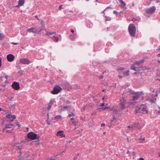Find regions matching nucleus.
Segmentation results:
<instances>
[{
    "mask_svg": "<svg viewBox=\"0 0 160 160\" xmlns=\"http://www.w3.org/2000/svg\"><path fill=\"white\" fill-rule=\"evenodd\" d=\"M136 113H142L144 114H147L148 112V110L146 106L145 105L142 104L140 107H137L135 109Z\"/></svg>",
    "mask_w": 160,
    "mask_h": 160,
    "instance_id": "f257e3e1",
    "label": "nucleus"
},
{
    "mask_svg": "<svg viewBox=\"0 0 160 160\" xmlns=\"http://www.w3.org/2000/svg\"><path fill=\"white\" fill-rule=\"evenodd\" d=\"M128 29L130 35L132 37H134L136 31V28L134 25L130 24L128 26Z\"/></svg>",
    "mask_w": 160,
    "mask_h": 160,
    "instance_id": "f03ea898",
    "label": "nucleus"
},
{
    "mask_svg": "<svg viewBox=\"0 0 160 160\" xmlns=\"http://www.w3.org/2000/svg\"><path fill=\"white\" fill-rule=\"evenodd\" d=\"M144 62V60H141L138 61H136L135 63L132 64L131 69L134 70L135 71L138 70V66L140 64Z\"/></svg>",
    "mask_w": 160,
    "mask_h": 160,
    "instance_id": "7ed1b4c3",
    "label": "nucleus"
},
{
    "mask_svg": "<svg viewBox=\"0 0 160 160\" xmlns=\"http://www.w3.org/2000/svg\"><path fill=\"white\" fill-rule=\"evenodd\" d=\"M128 128H129L130 131H132L134 130H137L140 129L141 128V126L138 122L135 123L133 125L131 126H128Z\"/></svg>",
    "mask_w": 160,
    "mask_h": 160,
    "instance_id": "20e7f679",
    "label": "nucleus"
},
{
    "mask_svg": "<svg viewBox=\"0 0 160 160\" xmlns=\"http://www.w3.org/2000/svg\"><path fill=\"white\" fill-rule=\"evenodd\" d=\"M13 129V126L12 124H8L6 125L5 127L3 128L4 131L6 130V132H10Z\"/></svg>",
    "mask_w": 160,
    "mask_h": 160,
    "instance_id": "39448f33",
    "label": "nucleus"
},
{
    "mask_svg": "<svg viewBox=\"0 0 160 160\" xmlns=\"http://www.w3.org/2000/svg\"><path fill=\"white\" fill-rule=\"evenodd\" d=\"M61 87L58 85L55 86L53 91H51L52 93L53 94H57L61 90Z\"/></svg>",
    "mask_w": 160,
    "mask_h": 160,
    "instance_id": "423d86ee",
    "label": "nucleus"
},
{
    "mask_svg": "<svg viewBox=\"0 0 160 160\" xmlns=\"http://www.w3.org/2000/svg\"><path fill=\"white\" fill-rule=\"evenodd\" d=\"M19 61L20 63L23 64H28L31 62L30 60L27 58H21Z\"/></svg>",
    "mask_w": 160,
    "mask_h": 160,
    "instance_id": "0eeeda50",
    "label": "nucleus"
},
{
    "mask_svg": "<svg viewBox=\"0 0 160 160\" xmlns=\"http://www.w3.org/2000/svg\"><path fill=\"white\" fill-rule=\"evenodd\" d=\"M28 137L32 140H34L37 138V135L32 132H30L28 134Z\"/></svg>",
    "mask_w": 160,
    "mask_h": 160,
    "instance_id": "6e6552de",
    "label": "nucleus"
},
{
    "mask_svg": "<svg viewBox=\"0 0 160 160\" xmlns=\"http://www.w3.org/2000/svg\"><path fill=\"white\" fill-rule=\"evenodd\" d=\"M156 8L154 6L147 8L145 10L146 13L148 14H152L155 11Z\"/></svg>",
    "mask_w": 160,
    "mask_h": 160,
    "instance_id": "1a4fd4ad",
    "label": "nucleus"
},
{
    "mask_svg": "<svg viewBox=\"0 0 160 160\" xmlns=\"http://www.w3.org/2000/svg\"><path fill=\"white\" fill-rule=\"evenodd\" d=\"M6 117L9 121H12L16 118L15 115H12L11 113H7Z\"/></svg>",
    "mask_w": 160,
    "mask_h": 160,
    "instance_id": "9d476101",
    "label": "nucleus"
},
{
    "mask_svg": "<svg viewBox=\"0 0 160 160\" xmlns=\"http://www.w3.org/2000/svg\"><path fill=\"white\" fill-rule=\"evenodd\" d=\"M141 92H135L133 93L134 96L133 97V101L137 100L141 95Z\"/></svg>",
    "mask_w": 160,
    "mask_h": 160,
    "instance_id": "9b49d317",
    "label": "nucleus"
},
{
    "mask_svg": "<svg viewBox=\"0 0 160 160\" xmlns=\"http://www.w3.org/2000/svg\"><path fill=\"white\" fill-rule=\"evenodd\" d=\"M19 84L16 82H14L12 84V87L15 90H18L20 88Z\"/></svg>",
    "mask_w": 160,
    "mask_h": 160,
    "instance_id": "f8f14e48",
    "label": "nucleus"
},
{
    "mask_svg": "<svg viewBox=\"0 0 160 160\" xmlns=\"http://www.w3.org/2000/svg\"><path fill=\"white\" fill-rule=\"evenodd\" d=\"M7 58L8 61L11 62L14 60L15 57L12 54H9L7 55Z\"/></svg>",
    "mask_w": 160,
    "mask_h": 160,
    "instance_id": "ddd939ff",
    "label": "nucleus"
},
{
    "mask_svg": "<svg viewBox=\"0 0 160 160\" xmlns=\"http://www.w3.org/2000/svg\"><path fill=\"white\" fill-rule=\"evenodd\" d=\"M58 137H60L61 138L64 137L65 135L64 133V132L62 130H60L58 131L57 133Z\"/></svg>",
    "mask_w": 160,
    "mask_h": 160,
    "instance_id": "4468645a",
    "label": "nucleus"
},
{
    "mask_svg": "<svg viewBox=\"0 0 160 160\" xmlns=\"http://www.w3.org/2000/svg\"><path fill=\"white\" fill-rule=\"evenodd\" d=\"M120 101L121 102L120 104V108L122 109H124L126 108V106H125L126 104V101L124 100L123 99L121 100Z\"/></svg>",
    "mask_w": 160,
    "mask_h": 160,
    "instance_id": "2eb2a0df",
    "label": "nucleus"
},
{
    "mask_svg": "<svg viewBox=\"0 0 160 160\" xmlns=\"http://www.w3.org/2000/svg\"><path fill=\"white\" fill-rule=\"evenodd\" d=\"M27 31L29 33H35L37 32V30L35 28H28L27 29Z\"/></svg>",
    "mask_w": 160,
    "mask_h": 160,
    "instance_id": "dca6fc26",
    "label": "nucleus"
},
{
    "mask_svg": "<svg viewBox=\"0 0 160 160\" xmlns=\"http://www.w3.org/2000/svg\"><path fill=\"white\" fill-rule=\"evenodd\" d=\"M120 3V6L122 8L126 9V4L122 0H118Z\"/></svg>",
    "mask_w": 160,
    "mask_h": 160,
    "instance_id": "f3484780",
    "label": "nucleus"
},
{
    "mask_svg": "<svg viewBox=\"0 0 160 160\" xmlns=\"http://www.w3.org/2000/svg\"><path fill=\"white\" fill-rule=\"evenodd\" d=\"M25 3L24 0H19L18 2V5L15 6V7H18L19 6H21L23 5Z\"/></svg>",
    "mask_w": 160,
    "mask_h": 160,
    "instance_id": "a211bd4d",
    "label": "nucleus"
},
{
    "mask_svg": "<svg viewBox=\"0 0 160 160\" xmlns=\"http://www.w3.org/2000/svg\"><path fill=\"white\" fill-rule=\"evenodd\" d=\"M35 28L37 30V32H40L44 29L42 27L40 26H37Z\"/></svg>",
    "mask_w": 160,
    "mask_h": 160,
    "instance_id": "6ab92c4d",
    "label": "nucleus"
},
{
    "mask_svg": "<svg viewBox=\"0 0 160 160\" xmlns=\"http://www.w3.org/2000/svg\"><path fill=\"white\" fill-rule=\"evenodd\" d=\"M152 97L153 98L152 99H150V100L151 102H155L156 100V97L158 96V94L157 93H156L155 94V95H154L152 94Z\"/></svg>",
    "mask_w": 160,
    "mask_h": 160,
    "instance_id": "aec40b11",
    "label": "nucleus"
},
{
    "mask_svg": "<svg viewBox=\"0 0 160 160\" xmlns=\"http://www.w3.org/2000/svg\"><path fill=\"white\" fill-rule=\"evenodd\" d=\"M77 36V34L75 33L71 35L70 37V38L72 40H74L76 38Z\"/></svg>",
    "mask_w": 160,
    "mask_h": 160,
    "instance_id": "412c9836",
    "label": "nucleus"
},
{
    "mask_svg": "<svg viewBox=\"0 0 160 160\" xmlns=\"http://www.w3.org/2000/svg\"><path fill=\"white\" fill-rule=\"evenodd\" d=\"M52 38L55 42H57L59 40V38L57 36H53L52 37Z\"/></svg>",
    "mask_w": 160,
    "mask_h": 160,
    "instance_id": "4be33fe9",
    "label": "nucleus"
},
{
    "mask_svg": "<svg viewBox=\"0 0 160 160\" xmlns=\"http://www.w3.org/2000/svg\"><path fill=\"white\" fill-rule=\"evenodd\" d=\"M55 33L56 32H46V35L48 36H49Z\"/></svg>",
    "mask_w": 160,
    "mask_h": 160,
    "instance_id": "5701e85b",
    "label": "nucleus"
},
{
    "mask_svg": "<svg viewBox=\"0 0 160 160\" xmlns=\"http://www.w3.org/2000/svg\"><path fill=\"white\" fill-rule=\"evenodd\" d=\"M122 73L126 76H128L129 75V71L128 70L127 71H123L122 72Z\"/></svg>",
    "mask_w": 160,
    "mask_h": 160,
    "instance_id": "b1692460",
    "label": "nucleus"
},
{
    "mask_svg": "<svg viewBox=\"0 0 160 160\" xmlns=\"http://www.w3.org/2000/svg\"><path fill=\"white\" fill-rule=\"evenodd\" d=\"M57 158L54 156L52 157H49L47 158V160H56Z\"/></svg>",
    "mask_w": 160,
    "mask_h": 160,
    "instance_id": "393cba45",
    "label": "nucleus"
},
{
    "mask_svg": "<svg viewBox=\"0 0 160 160\" xmlns=\"http://www.w3.org/2000/svg\"><path fill=\"white\" fill-rule=\"evenodd\" d=\"M71 120L72 121V123L75 125L76 124V123L75 121L74 120V118H71Z\"/></svg>",
    "mask_w": 160,
    "mask_h": 160,
    "instance_id": "a878e982",
    "label": "nucleus"
},
{
    "mask_svg": "<svg viewBox=\"0 0 160 160\" xmlns=\"http://www.w3.org/2000/svg\"><path fill=\"white\" fill-rule=\"evenodd\" d=\"M55 118L56 119H62V117L59 115H56L55 117Z\"/></svg>",
    "mask_w": 160,
    "mask_h": 160,
    "instance_id": "bb28decb",
    "label": "nucleus"
},
{
    "mask_svg": "<svg viewBox=\"0 0 160 160\" xmlns=\"http://www.w3.org/2000/svg\"><path fill=\"white\" fill-rule=\"evenodd\" d=\"M41 24L42 25V27L43 28H45V24L44 23V22L43 21H42L41 22Z\"/></svg>",
    "mask_w": 160,
    "mask_h": 160,
    "instance_id": "cd10ccee",
    "label": "nucleus"
},
{
    "mask_svg": "<svg viewBox=\"0 0 160 160\" xmlns=\"http://www.w3.org/2000/svg\"><path fill=\"white\" fill-rule=\"evenodd\" d=\"M54 103H55L54 100H52L50 101L49 104H51L52 106V105Z\"/></svg>",
    "mask_w": 160,
    "mask_h": 160,
    "instance_id": "c85d7f7f",
    "label": "nucleus"
},
{
    "mask_svg": "<svg viewBox=\"0 0 160 160\" xmlns=\"http://www.w3.org/2000/svg\"><path fill=\"white\" fill-rule=\"evenodd\" d=\"M88 23H90V24H89V25H88V23H87V26L89 27H92V24L90 22H89Z\"/></svg>",
    "mask_w": 160,
    "mask_h": 160,
    "instance_id": "c756f323",
    "label": "nucleus"
},
{
    "mask_svg": "<svg viewBox=\"0 0 160 160\" xmlns=\"http://www.w3.org/2000/svg\"><path fill=\"white\" fill-rule=\"evenodd\" d=\"M158 111H157V112L159 114H160V107L159 106L158 107Z\"/></svg>",
    "mask_w": 160,
    "mask_h": 160,
    "instance_id": "7c9ffc66",
    "label": "nucleus"
},
{
    "mask_svg": "<svg viewBox=\"0 0 160 160\" xmlns=\"http://www.w3.org/2000/svg\"><path fill=\"white\" fill-rule=\"evenodd\" d=\"M74 116V114L73 113H70L68 115V116L69 117H71L72 116Z\"/></svg>",
    "mask_w": 160,
    "mask_h": 160,
    "instance_id": "2f4dec72",
    "label": "nucleus"
},
{
    "mask_svg": "<svg viewBox=\"0 0 160 160\" xmlns=\"http://www.w3.org/2000/svg\"><path fill=\"white\" fill-rule=\"evenodd\" d=\"M109 108L108 107H105L104 108H101L103 110H105L106 109H108Z\"/></svg>",
    "mask_w": 160,
    "mask_h": 160,
    "instance_id": "473e14b6",
    "label": "nucleus"
},
{
    "mask_svg": "<svg viewBox=\"0 0 160 160\" xmlns=\"http://www.w3.org/2000/svg\"><path fill=\"white\" fill-rule=\"evenodd\" d=\"M124 70V68H120L119 69H118V71H119V70H121L122 71Z\"/></svg>",
    "mask_w": 160,
    "mask_h": 160,
    "instance_id": "72a5a7b5",
    "label": "nucleus"
},
{
    "mask_svg": "<svg viewBox=\"0 0 160 160\" xmlns=\"http://www.w3.org/2000/svg\"><path fill=\"white\" fill-rule=\"evenodd\" d=\"M113 13L114 14H116L117 15L118 14V12L115 10L113 11Z\"/></svg>",
    "mask_w": 160,
    "mask_h": 160,
    "instance_id": "f704fd0d",
    "label": "nucleus"
},
{
    "mask_svg": "<svg viewBox=\"0 0 160 160\" xmlns=\"http://www.w3.org/2000/svg\"><path fill=\"white\" fill-rule=\"evenodd\" d=\"M110 8V7H107L103 11H102V13H104V14H105V13H104V12L108 8Z\"/></svg>",
    "mask_w": 160,
    "mask_h": 160,
    "instance_id": "c9c22d12",
    "label": "nucleus"
},
{
    "mask_svg": "<svg viewBox=\"0 0 160 160\" xmlns=\"http://www.w3.org/2000/svg\"><path fill=\"white\" fill-rule=\"evenodd\" d=\"M62 8V5H60L58 9L59 10H61Z\"/></svg>",
    "mask_w": 160,
    "mask_h": 160,
    "instance_id": "e433bc0d",
    "label": "nucleus"
},
{
    "mask_svg": "<svg viewBox=\"0 0 160 160\" xmlns=\"http://www.w3.org/2000/svg\"><path fill=\"white\" fill-rule=\"evenodd\" d=\"M2 65V59L0 57V68L1 67Z\"/></svg>",
    "mask_w": 160,
    "mask_h": 160,
    "instance_id": "4c0bfd02",
    "label": "nucleus"
},
{
    "mask_svg": "<svg viewBox=\"0 0 160 160\" xmlns=\"http://www.w3.org/2000/svg\"><path fill=\"white\" fill-rule=\"evenodd\" d=\"M52 107V105L51 104H49L48 109H50Z\"/></svg>",
    "mask_w": 160,
    "mask_h": 160,
    "instance_id": "58836bf2",
    "label": "nucleus"
},
{
    "mask_svg": "<svg viewBox=\"0 0 160 160\" xmlns=\"http://www.w3.org/2000/svg\"><path fill=\"white\" fill-rule=\"evenodd\" d=\"M100 106L101 107H103L104 106V103H102L101 104Z\"/></svg>",
    "mask_w": 160,
    "mask_h": 160,
    "instance_id": "ea45409f",
    "label": "nucleus"
},
{
    "mask_svg": "<svg viewBox=\"0 0 160 160\" xmlns=\"http://www.w3.org/2000/svg\"><path fill=\"white\" fill-rule=\"evenodd\" d=\"M11 43L14 45H17L18 44V43L16 42H12Z\"/></svg>",
    "mask_w": 160,
    "mask_h": 160,
    "instance_id": "a19ab883",
    "label": "nucleus"
},
{
    "mask_svg": "<svg viewBox=\"0 0 160 160\" xmlns=\"http://www.w3.org/2000/svg\"><path fill=\"white\" fill-rule=\"evenodd\" d=\"M71 32L72 33H74V30H72V29L71 30Z\"/></svg>",
    "mask_w": 160,
    "mask_h": 160,
    "instance_id": "79ce46f5",
    "label": "nucleus"
},
{
    "mask_svg": "<svg viewBox=\"0 0 160 160\" xmlns=\"http://www.w3.org/2000/svg\"><path fill=\"white\" fill-rule=\"evenodd\" d=\"M117 110H116L115 109L113 110V112L114 113H116L117 112Z\"/></svg>",
    "mask_w": 160,
    "mask_h": 160,
    "instance_id": "37998d69",
    "label": "nucleus"
},
{
    "mask_svg": "<svg viewBox=\"0 0 160 160\" xmlns=\"http://www.w3.org/2000/svg\"><path fill=\"white\" fill-rule=\"evenodd\" d=\"M105 124L104 123H102V124H101V126L102 127V126H105Z\"/></svg>",
    "mask_w": 160,
    "mask_h": 160,
    "instance_id": "c03bdc74",
    "label": "nucleus"
},
{
    "mask_svg": "<svg viewBox=\"0 0 160 160\" xmlns=\"http://www.w3.org/2000/svg\"><path fill=\"white\" fill-rule=\"evenodd\" d=\"M139 160H144V158H140L139 159Z\"/></svg>",
    "mask_w": 160,
    "mask_h": 160,
    "instance_id": "a18cd8bd",
    "label": "nucleus"
},
{
    "mask_svg": "<svg viewBox=\"0 0 160 160\" xmlns=\"http://www.w3.org/2000/svg\"><path fill=\"white\" fill-rule=\"evenodd\" d=\"M67 108V107H65L63 108L62 110H64L65 109Z\"/></svg>",
    "mask_w": 160,
    "mask_h": 160,
    "instance_id": "49530a36",
    "label": "nucleus"
},
{
    "mask_svg": "<svg viewBox=\"0 0 160 160\" xmlns=\"http://www.w3.org/2000/svg\"><path fill=\"white\" fill-rule=\"evenodd\" d=\"M118 77H119V78H122V76L121 75H119V76H118Z\"/></svg>",
    "mask_w": 160,
    "mask_h": 160,
    "instance_id": "de8ad7c7",
    "label": "nucleus"
},
{
    "mask_svg": "<svg viewBox=\"0 0 160 160\" xmlns=\"http://www.w3.org/2000/svg\"><path fill=\"white\" fill-rule=\"evenodd\" d=\"M116 119V118H115V116H114L113 117V120H115V119Z\"/></svg>",
    "mask_w": 160,
    "mask_h": 160,
    "instance_id": "09e8293b",
    "label": "nucleus"
},
{
    "mask_svg": "<svg viewBox=\"0 0 160 160\" xmlns=\"http://www.w3.org/2000/svg\"><path fill=\"white\" fill-rule=\"evenodd\" d=\"M2 36V34H0V39H1Z\"/></svg>",
    "mask_w": 160,
    "mask_h": 160,
    "instance_id": "8fccbe9b",
    "label": "nucleus"
},
{
    "mask_svg": "<svg viewBox=\"0 0 160 160\" xmlns=\"http://www.w3.org/2000/svg\"><path fill=\"white\" fill-rule=\"evenodd\" d=\"M157 56L158 57H160V53L158 54Z\"/></svg>",
    "mask_w": 160,
    "mask_h": 160,
    "instance_id": "3c124183",
    "label": "nucleus"
},
{
    "mask_svg": "<svg viewBox=\"0 0 160 160\" xmlns=\"http://www.w3.org/2000/svg\"><path fill=\"white\" fill-rule=\"evenodd\" d=\"M5 78H6L7 79L8 78V76L6 75V76H5Z\"/></svg>",
    "mask_w": 160,
    "mask_h": 160,
    "instance_id": "603ef678",
    "label": "nucleus"
},
{
    "mask_svg": "<svg viewBox=\"0 0 160 160\" xmlns=\"http://www.w3.org/2000/svg\"><path fill=\"white\" fill-rule=\"evenodd\" d=\"M102 78H103V76H100V79H102Z\"/></svg>",
    "mask_w": 160,
    "mask_h": 160,
    "instance_id": "864d4df0",
    "label": "nucleus"
},
{
    "mask_svg": "<svg viewBox=\"0 0 160 160\" xmlns=\"http://www.w3.org/2000/svg\"><path fill=\"white\" fill-rule=\"evenodd\" d=\"M2 108H0V111H2Z\"/></svg>",
    "mask_w": 160,
    "mask_h": 160,
    "instance_id": "5fc2aeb1",
    "label": "nucleus"
},
{
    "mask_svg": "<svg viewBox=\"0 0 160 160\" xmlns=\"http://www.w3.org/2000/svg\"><path fill=\"white\" fill-rule=\"evenodd\" d=\"M131 21H133L134 22H135L134 18H133Z\"/></svg>",
    "mask_w": 160,
    "mask_h": 160,
    "instance_id": "6e6d98bb",
    "label": "nucleus"
},
{
    "mask_svg": "<svg viewBox=\"0 0 160 160\" xmlns=\"http://www.w3.org/2000/svg\"><path fill=\"white\" fill-rule=\"evenodd\" d=\"M113 120H114L113 119V120L111 119V120H110V121L111 122H112Z\"/></svg>",
    "mask_w": 160,
    "mask_h": 160,
    "instance_id": "4d7b16f0",
    "label": "nucleus"
},
{
    "mask_svg": "<svg viewBox=\"0 0 160 160\" xmlns=\"http://www.w3.org/2000/svg\"><path fill=\"white\" fill-rule=\"evenodd\" d=\"M159 156L160 157V153H158Z\"/></svg>",
    "mask_w": 160,
    "mask_h": 160,
    "instance_id": "13d9d810",
    "label": "nucleus"
},
{
    "mask_svg": "<svg viewBox=\"0 0 160 160\" xmlns=\"http://www.w3.org/2000/svg\"><path fill=\"white\" fill-rule=\"evenodd\" d=\"M142 140H145V138H143Z\"/></svg>",
    "mask_w": 160,
    "mask_h": 160,
    "instance_id": "bf43d9fd",
    "label": "nucleus"
},
{
    "mask_svg": "<svg viewBox=\"0 0 160 160\" xmlns=\"http://www.w3.org/2000/svg\"><path fill=\"white\" fill-rule=\"evenodd\" d=\"M158 62H160V60H158Z\"/></svg>",
    "mask_w": 160,
    "mask_h": 160,
    "instance_id": "052dcab7",
    "label": "nucleus"
},
{
    "mask_svg": "<svg viewBox=\"0 0 160 160\" xmlns=\"http://www.w3.org/2000/svg\"><path fill=\"white\" fill-rule=\"evenodd\" d=\"M104 97H103V99H104Z\"/></svg>",
    "mask_w": 160,
    "mask_h": 160,
    "instance_id": "680f3d73",
    "label": "nucleus"
},
{
    "mask_svg": "<svg viewBox=\"0 0 160 160\" xmlns=\"http://www.w3.org/2000/svg\"><path fill=\"white\" fill-rule=\"evenodd\" d=\"M89 0H86V1H89Z\"/></svg>",
    "mask_w": 160,
    "mask_h": 160,
    "instance_id": "e2e57ef3",
    "label": "nucleus"
},
{
    "mask_svg": "<svg viewBox=\"0 0 160 160\" xmlns=\"http://www.w3.org/2000/svg\"><path fill=\"white\" fill-rule=\"evenodd\" d=\"M22 160V159H20V158H19V160Z\"/></svg>",
    "mask_w": 160,
    "mask_h": 160,
    "instance_id": "0e129e2a",
    "label": "nucleus"
},
{
    "mask_svg": "<svg viewBox=\"0 0 160 160\" xmlns=\"http://www.w3.org/2000/svg\"><path fill=\"white\" fill-rule=\"evenodd\" d=\"M70 12H72V11H70Z\"/></svg>",
    "mask_w": 160,
    "mask_h": 160,
    "instance_id": "69168bd1",
    "label": "nucleus"
},
{
    "mask_svg": "<svg viewBox=\"0 0 160 160\" xmlns=\"http://www.w3.org/2000/svg\"><path fill=\"white\" fill-rule=\"evenodd\" d=\"M104 90H103V91H104Z\"/></svg>",
    "mask_w": 160,
    "mask_h": 160,
    "instance_id": "338daca9",
    "label": "nucleus"
},
{
    "mask_svg": "<svg viewBox=\"0 0 160 160\" xmlns=\"http://www.w3.org/2000/svg\"><path fill=\"white\" fill-rule=\"evenodd\" d=\"M96 1H97V0H95Z\"/></svg>",
    "mask_w": 160,
    "mask_h": 160,
    "instance_id": "774afa93",
    "label": "nucleus"
}]
</instances>
